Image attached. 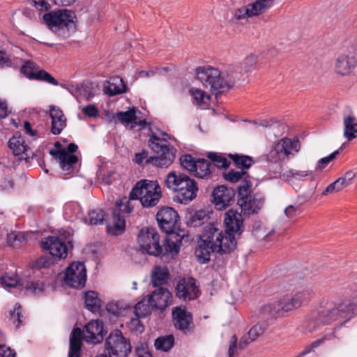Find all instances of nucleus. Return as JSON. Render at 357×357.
Here are the masks:
<instances>
[{"label":"nucleus","instance_id":"32","mask_svg":"<svg viewBox=\"0 0 357 357\" xmlns=\"http://www.w3.org/2000/svg\"><path fill=\"white\" fill-rule=\"evenodd\" d=\"M265 331V327L260 324L254 325L248 331V337H243L239 342V348L243 349L251 342L257 340Z\"/></svg>","mask_w":357,"mask_h":357},{"label":"nucleus","instance_id":"29","mask_svg":"<svg viewBox=\"0 0 357 357\" xmlns=\"http://www.w3.org/2000/svg\"><path fill=\"white\" fill-rule=\"evenodd\" d=\"M188 175L172 171L169 172L165 179V185L169 190L176 192L181 185H183L185 178Z\"/></svg>","mask_w":357,"mask_h":357},{"label":"nucleus","instance_id":"3","mask_svg":"<svg viewBox=\"0 0 357 357\" xmlns=\"http://www.w3.org/2000/svg\"><path fill=\"white\" fill-rule=\"evenodd\" d=\"M357 314V295L351 300H345L332 308H324L311 315L307 328L309 331L317 329L320 326L328 324L339 318H350Z\"/></svg>","mask_w":357,"mask_h":357},{"label":"nucleus","instance_id":"5","mask_svg":"<svg viewBox=\"0 0 357 357\" xmlns=\"http://www.w3.org/2000/svg\"><path fill=\"white\" fill-rule=\"evenodd\" d=\"M148 144L154 155L150 156L146 161V165L154 167L167 168L169 167L176 158V149L165 139H162L152 133L148 141Z\"/></svg>","mask_w":357,"mask_h":357},{"label":"nucleus","instance_id":"6","mask_svg":"<svg viewBox=\"0 0 357 357\" xmlns=\"http://www.w3.org/2000/svg\"><path fill=\"white\" fill-rule=\"evenodd\" d=\"M162 197L161 188L157 181L140 180L130 193V199L139 200L144 207L155 206Z\"/></svg>","mask_w":357,"mask_h":357},{"label":"nucleus","instance_id":"9","mask_svg":"<svg viewBox=\"0 0 357 357\" xmlns=\"http://www.w3.org/2000/svg\"><path fill=\"white\" fill-rule=\"evenodd\" d=\"M75 13L67 9L50 12L43 15L47 26L55 33L65 29L69 31L70 28L75 27Z\"/></svg>","mask_w":357,"mask_h":357},{"label":"nucleus","instance_id":"10","mask_svg":"<svg viewBox=\"0 0 357 357\" xmlns=\"http://www.w3.org/2000/svg\"><path fill=\"white\" fill-rule=\"evenodd\" d=\"M197 79L205 88L213 92L225 91L223 78L220 70L211 66H200L196 68Z\"/></svg>","mask_w":357,"mask_h":357},{"label":"nucleus","instance_id":"31","mask_svg":"<svg viewBox=\"0 0 357 357\" xmlns=\"http://www.w3.org/2000/svg\"><path fill=\"white\" fill-rule=\"evenodd\" d=\"M108 83L109 84L105 89V92L109 96H114L126 91V85L123 79L119 76L110 78Z\"/></svg>","mask_w":357,"mask_h":357},{"label":"nucleus","instance_id":"43","mask_svg":"<svg viewBox=\"0 0 357 357\" xmlns=\"http://www.w3.org/2000/svg\"><path fill=\"white\" fill-rule=\"evenodd\" d=\"M174 337L172 335L158 337L155 341L156 349L163 351H168L174 346Z\"/></svg>","mask_w":357,"mask_h":357},{"label":"nucleus","instance_id":"47","mask_svg":"<svg viewBox=\"0 0 357 357\" xmlns=\"http://www.w3.org/2000/svg\"><path fill=\"white\" fill-rule=\"evenodd\" d=\"M151 307L150 304L142 299L135 305V314L138 318L145 317L151 314Z\"/></svg>","mask_w":357,"mask_h":357},{"label":"nucleus","instance_id":"38","mask_svg":"<svg viewBox=\"0 0 357 357\" xmlns=\"http://www.w3.org/2000/svg\"><path fill=\"white\" fill-rule=\"evenodd\" d=\"M210 167L211 164L208 160L205 159H198L197 160L194 175L201 178H208L211 174Z\"/></svg>","mask_w":357,"mask_h":357},{"label":"nucleus","instance_id":"4","mask_svg":"<svg viewBox=\"0 0 357 357\" xmlns=\"http://www.w3.org/2000/svg\"><path fill=\"white\" fill-rule=\"evenodd\" d=\"M104 339L103 323L99 320L89 321L82 331L79 328H75L70 335V345L68 357H80L82 340L87 343L97 344Z\"/></svg>","mask_w":357,"mask_h":357},{"label":"nucleus","instance_id":"25","mask_svg":"<svg viewBox=\"0 0 357 357\" xmlns=\"http://www.w3.org/2000/svg\"><path fill=\"white\" fill-rule=\"evenodd\" d=\"M160 236L155 228H142L138 235L137 241L139 245H160Z\"/></svg>","mask_w":357,"mask_h":357},{"label":"nucleus","instance_id":"28","mask_svg":"<svg viewBox=\"0 0 357 357\" xmlns=\"http://www.w3.org/2000/svg\"><path fill=\"white\" fill-rule=\"evenodd\" d=\"M344 137L351 141L357 137V118L352 114L343 118Z\"/></svg>","mask_w":357,"mask_h":357},{"label":"nucleus","instance_id":"12","mask_svg":"<svg viewBox=\"0 0 357 357\" xmlns=\"http://www.w3.org/2000/svg\"><path fill=\"white\" fill-rule=\"evenodd\" d=\"M116 208L113 211V222L107 225V232L117 236L123 233L126 227L125 215L131 212L132 208L129 205V201L123 202L118 200L116 203Z\"/></svg>","mask_w":357,"mask_h":357},{"label":"nucleus","instance_id":"42","mask_svg":"<svg viewBox=\"0 0 357 357\" xmlns=\"http://www.w3.org/2000/svg\"><path fill=\"white\" fill-rule=\"evenodd\" d=\"M208 158L213 165L220 169H226L229 167L230 162L223 155L215 152H209Z\"/></svg>","mask_w":357,"mask_h":357},{"label":"nucleus","instance_id":"1","mask_svg":"<svg viewBox=\"0 0 357 357\" xmlns=\"http://www.w3.org/2000/svg\"><path fill=\"white\" fill-rule=\"evenodd\" d=\"M225 225L226 227L225 236L215 226L210 223L204 227L200 240L204 245H236L237 238L241 236L244 229L243 220L241 214L230 210L225 213Z\"/></svg>","mask_w":357,"mask_h":357},{"label":"nucleus","instance_id":"27","mask_svg":"<svg viewBox=\"0 0 357 357\" xmlns=\"http://www.w3.org/2000/svg\"><path fill=\"white\" fill-rule=\"evenodd\" d=\"M8 146L13 151L15 155H20L25 153L28 156L29 148L25 143L24 137L19 132H16L8 141Z\"/></svg>","mask_w":357,"mask_h":357},{"label":"nucleus","instance_id":"16","mask_svg":"<svg viewBox=\"0 0 357 357\" xmlns=\"http://www.w3.org/2000/svg\"><path fill=\"white\" fill-rule=\"evenodd\" d=\"M236 190L225 185H220L213 189L212 193L213 202L215 207L222 210L230 206L234 202Z\"/></svg>","mask_w":357,"mask_h":357},{"label":"nucleus","instance_id":"20","mask_svg":"<svg viewBox=\"0 0 357 357\" xmlns=\"http://www.w3.org/2000/svg\"><path fill=\"white\" fill-rule=\"evenodd\" d=\"M74 243V233L70 228L58 230L52 236H49L41 241V245H73Z\"/></svg>","mask_w":357,"mask_h":357},{"label":"nucleus","instance_id":"63","mask_svg":"<svg viewBox=\"0 0 357 357\" xmlns=\"http://www.w3.org/2000/svg\"><path fill=\"white\" fill-rule=\"evenodd\" d=\"M139 319L137 317V318L132 319L130 322V328L132 331L142 333L144 331V326Z\"/></svg>","mask_w":357,"mask_h":357},{"label":"nucleus","instance_id":"37","mask_svg":"<svg viewBox=\"0 0 357 357\" xmlns=\"http://www.w3.org/2000/svg\"><path fill=\"white\" fill-rule=\"evenodd\" d=\"M228 156L239 169H249L254 164L253 158L248 155L229 153Z\"/></svg>","mask_w":357,"mask_h":357},{"label":"nucleus","instance_id":"40","mask_svg":"<svg viewBox=\"0 0 357 357\" xmlns=\"http://www.w3.org/2000/svg\"><path fill=\"white\" fill-rule=\"evenodd\" d=\"M88 221L85 219V222L90 225H98L102 224L105 220V213L100 208H96L89 211Z\"/></svg>","mask_w":357,"mask_h":357},{"label":"nucleus","instance_id":"8","mask_svg":"<svg viewBox=\"0 0 357 357\" xmlns=\"http://www.w3.org/2000/svg\"><path fill=\"white\" fill-rule=\"evenodd\" d=\"M301 144L298 139L282 138L273 144L271 151L266 155L268 162L277 165L275 174L282 170L281 163L286 158L294 156L300 150Z\"/></svg>","mask_w":357,"mask_h":357},{"label":"nucleus","instance_id":"46","mask_svg":"<svg viewBox=\"0 0 357 357\" xmlns=\"http://www.w3.org/2000/svg\"><path fill=\"white\" fill-rule=\"evenodd\" d=\"M28 232L12 231L7 236V240L9 244L13 243H26Z\"/></svg>","mask_w":357,"mask_h":357},{"label":"nucleus","instance_id":"49","mask_svg":"<svg viewBox=\"0 0 357 357\" xmlns=\"http://www.w3.org/2000/svg\"><path fill=\"white\" fill-rule=\"evenodd\" d=\"M257 63V56L255 54H250L238 66L242 67L243 72L248 73L256 68Z\"/></svg>","mask_w":357,"mask_h":357},{"label":"nucleus","instance_id":"44","mask_svg":"<svg viewBox=\"0 0 357 357\" xmlns=\"http://www.w3.org/2000/svg\"><path fill=\"white\" fill-rule=\"evenodd\" d=\"M31 79L43 81L54 86L59 85L58 81L44 70H36L35 74L31 75Z\"/></svg>","mask_w":357,"mask_h":357},{"label":"nucleus","instance_id":"45","mask_svg":"<svg viewBox=\"0 0 357 357\" xmlns=\"http://www.w3.org/2000/svg\"><path fill=\"white\" fill-rule=\"evenodd\" d=\"M10 320L16 328L23 325L24 317L22 306L20 304H16L14 310L10 312Z\"/></svg>","mask_w":357,"mask_h":357},{"label":"nucleus","instance_id":"11","mask_svg":"<svg viewBox=\"0 0 357 357\" xmlns=\"http://www.w3.org/2000/svg\"><path fill=\"white\" fill-rule=\"evenodd\" d=\"M105 349L112 357H126L131 351V345L121 331L115 330L106 339Z\"/></svg>","mask_w":357,"mask_h":357},{"label":"nucleus","instance_id":"64","mask_svg":"<svg viewBox=\"0 0 357 357\" xmlns=\"http://www.w3.org/2000/svg\"><path fill=\"white\" fill-rule=\"evenodd\" d=\"M15 352L5 345H0V357H15Z\"/></svg>","mask_w":357,"mask_h":357},{"label":"nucleus","instance_id":"13","mask_svg":"<svg viewBox=\"0 0 357 357\" xmlns=\"http://www.w3.org/2000/svg\"><path fill=\"white\" fill-rule=\"evenodd\" d=\"M86 282V268L83 262H73L66 270L65 282L69 287L82 289Z\"/></svg>","mask_w":357,"mask_h":357},{"label":"nucleus","instance_id":"41","mask_svg":"<svg viewBox=\"0 0 357 357\" xmlns=\"http://www.w3.org/2000/svg\"><path fill=\"white\" fill-rule=\"evenodd\" d=\"M213 247H197L195 254L199 264L208 263L211 259V255L214 252Z\"/></svg>","mask_w":357,"mask_h":357},{"label":"nucleus","instance_id":"36","mask_svg":"<svg viewBox=\"0 0 357 357\" xmlns=\"http://www.w3.org/2000/svg\"><path fill=\"white\" fill-rule=\"evenodd\" d=\"M44 250L49 251V258L53 264L59 260L66 259L68 256V247H42Z\"/></svg>","mask_w":357,"mask_h":357},{"label":"nucleus","instance_id":"2","mask_svg":"<svg viewBox=\"0 0 357 357\" xmlns=\"http://www.w3.org/2000/svg\"><path fill=\"white\" fill-rule=\"evenodd\" d=\"M178 213L171 207H163L156 214V220L160 228L165 232L163 245H185L191 243L192 238L184 229L176 230L178 221Z\"/></svg>","mask_w":357,"mask_h":357},{"label":"nucleus","instance_id":"23","mask_svg":"<svg viewBox=\"0 0 357 357\" xmlns=\"http://www.w3.org/2000/svg\"><path fill=\"white\" fill-rule=\"evenodd\" d=\"M284 312H287L284 310V305L282 298L264 305L259 310V314L263 319L282 317Z\"/></svg>","mask_w":357,"mask_h":357},{"label":"nucleus","instance_id":"62","mask_svg":"<svg viewBox=\"0 0 357 357\" xmlns=\"http://www.w3.org/2000/svg\"><path fill=\"white\" fill-rule=\"evenodd\" d=\"M83 113L89 117H95L98 115V109L93 105H89L82 109Z\"/></svg>","mask_w":357,"mask_h":357},{"label":"nucleus","instance_id":"61","mask_svg":"<svg viewBox=\"0 0 357 357\" xmlns=\"http://www.w3.org/2000/svg\"><path fill=\"white\" fill-rule=\"evenodd\" d=\"M250 14L248 6H243L236 10L234 13V18L236 20H243L250 17Z\"/></svg>","mask_w":357,"mask_h":357},{"label":"nucleus","instance_id":"30","mask_svg":"<svg viewBox=\"0 0 357 357\" xmlns=\"http://www.w3.org/2000/svg\"><path fill=\"white\" fill-rule=\"evenodd\" d=\"M169 273L167 267L156 266L151 272V283L153 287H160L167 282Z\"/></svg>","mask_w":357,"mask_h":357},{"label":"nucleus","instance_id":"56","mask_svg":"<svg viewBox=\"0 0 357 357\" xmlns=\"http://www.w3.org/2000/svg\"><path fill=\"white\" fill-rule=\"evenodd\" d=\"M248 173L244 171L236 172L234 170L229 171L227 174H225L224 178L225 180L231 183H236L240 181L244 176H246Z\"/></svg>","mask_w":357,"mask_h":357},{"label":"nucleus","instance_id":"55","mask_svg":"<svg viewBox=\"0 0 357 357\" xmlns=\"http://www.w3.org/2000/svg\"><path fill=\"white\" fill-rule=\"evenodd\" d=\"M53 264L52 261L50 260L49 257L47 256H42L37 259L36 261L31 262L30 264V266L32 268H47Z\"/></svg>","mask_w":357,"mask_h":357},{"label":"nucleus","instance_id":"21","mask_svg":"<svg viewBox=\"0 0 357 357\" xmlns=\"http://www.w3.org/2000/svg\"><path fill=\"white\" fill-rule=\"evenodd\" d=\"M50 154L59 160V165L63 172L70 174L73 171L78 162V158L74 154H69L66 149H51Z\"/></svg>","mask_w":357,"mask_h":357},{"label":"nucleus","instance_id":"26","mask_svg":"<svg viewBox=\"0 0 357 357\" xmlns=\"http://www.w3.org/2000/svg\"><path fill=\"white\" fill-rule=\"evenodd\" d=\"M242 67L238 65L229 66L221 73L223 78L225 91L233 87L243 75Z\"/></svg>","mask_w":357,"mask_h":357},{"label":"nucleus","instance_id":"50","mask_svg":"<svg viewBox=\"0 0 357 357\" xmlns=\"http://www.w3.org/2000/svg\"><path fill=\"white\" fill-rule=\"evenodd\" d=\"M312 174V171L310 170L301 171L297 169H289L283 174V176L287 180H291V178L301 180L308 176H310Z\"/></svg>","mask_w":357,"mask_h":357},{"label":"nucleus","instance_id":"58","mask_svg":"<svg viewBox=\"0 0 357 357\" xmlns=\"http://www.w3.org/2000/svg\"><path fill=\"white\" fill-rule=\"evenodd\" d=\"M1 281L4 287H15L19 282V278L17 275H5L1 277Z\"/></svg>","mask_w":357,"mask_h":357},{"label":"nucleus","instance_id":"14","mask_svg":"<svg viewBox=\"0 0 357 357\" xmlns=\"http://www.w3.org/2000/svg\"><path fill=\"white\" fill-rule=\"evenodd\" d=\"M172 322L176 329L183 333H192L194 329L192 314L181 307H174L172 309Z\"/></svg>","mask_w":357,"mask_h":357},{"label":"nucleus","instance_id":"59","mask_svg":"<svg viewBox=\"0 0 357 357\" xmlns=\"http://www.w3.org/2000/svg\"><path fill=\"white\" fill-rule=\"evenodd\" d=\"M36 64L30 61H26L21 68V72L26 77L31 79V75L35 74L36 71Z\"/></svg>","mask_w":357,"mask_h":357},{"label":"nucleus","instance_id":"33","mask_svg":"<svg viewBox=\"0 0 357 357\" xmlns=\"http://www.w3.org/2000/svg\"><path fill=\"white\" fill-rule=\"evenodd\" d=\"M210 219V213L205 210H199L187 217V224L190 227H197L207 222Z\"/></svg>","mask_w":357,"mask_h":357},{"label":"nucleus","instance_id":"18","mask_svg":"<svg viewBox=\"0 0 357 357\" xmlns=\"http://www.w3.org/2000/svg\"><path fill=\"white\" fill-rule=\"evenodd\" d=\"M199 289L196 285V280L193 278H183L176 287L177 297L186 300H193L198 296Z\"/></svg>","mask_w":357,"mask_h":357},{"label":"nucleus","instance_id":"35","mask_svg":"<svg viewBox=\"0 0 357 357\" xmlns=\"http://www.w3.org/2000/svg\"><path fill=\"white\" fill-rule=\"evenodd\" d=\"M273 0H257L248 5L251 17L264 13L273 4Z\"/></svg>","mask_w":357,"mask_h":357},{"label":"nucleus","instance_id":"19","mask_svg":"<svg viewBox=\"0 0 357 357\" xmlns=\"http://www.w3.org/2000/svg\"><path fill=\"white\" fill-rule=\"evenodd\" d=\"M197 191V183L188 176L183 185H181L176 192L174 200L180 204H186L196 197Z\"/></svg>","mask_w":357,"mask_h":357},{"label":"nucleus","instance_id":"39","mask_svg":"<svg viewBox=\"0 0 357 357\" xmlns=\"http://www.w3.org/2000/svg\"><path fill=\"white\" fill-rule=\"evenodd\" d=\"M190 93L197 105L206 106L210 102V95L201 89L192 88L190 90Z\"/></svg>","mask_w":357,"mask_h":357},{"label":"nucleus","instance_id":"51","mask_svg":"<svg viewBox=\"0 0 357 357\" xmlns=\"http://www.w3.org/2000/svg\"><path fill=\"white\" fill-rule=\"evenodd\" d=\"M333 338H335L334 333L324 335L322 337L316 340L315 341L312 342L310 344L306 346L305 349L302 352V354H306L310 352L314 349L323 344L326 340H331Z\"/></svg>","mask_w":357,"mask_h":357},{"label":"nucleus","instance_id":"54","mask_svg":"<svg viewBox=\"0 0 357 357\" xmlns=\"http://www.w3.org/2000/svg\"><path fill=\"white\" fill-rule=\"evenodd\" d=\"M117 117L121 123H132L137 118L135 109L132 108L126 112H120L117 114Z\"/></svg>","mask_w":357,"mask_h":357},{"label":"nucleus","instance_id":"15","mask_svg":"<svg viewBox=\"0 0 357 357\" xmlns=\"http://www.w3.org/2000/svg\"><path fill=\"white\" fill-rule=\"evenodd\" d=\"M313 296V292L309 289H303L291 294L284 296L282 299L284 305V310L290 312L300 307L307 303Z\"/></svg>","mask_w":357,"mask_h":357},{"label":"nucleus","instance_id":"60","mask_svg":"<svg viewBox=\"0 0 357 357\" xmlns=\"http://www.w3.org/2000/svg\"><path fill=\"white\" fill-rule=\"evenodd\" d=\"M135 352L137 357H153L149 351L148 345L146 343H140L139 345H137Z\"/></svg>","mask_w":357,"mask_h":357},{"label":"nucleus","instance_id":"24","mask_svg":"<svg viewBox=\"0 0 357 357\" xmlns=\"http://www.w3.org/2000/svg\"><path fill=\"white\" fill-rule=\"evenodd\" d=\"M50 116L52 119L51 132L54 135H59L66 126V118L63 111L59 107L52 105Z\"/></svg>","mask_w":357,"mask_h":357},{"label":"nucleus","instance_id":"53","mask_svg":"<svg viewBox=\"0 0 357 357\" xmlns=\"http://www.w3.org/2000/svg\"><path fill=\"white\" fill-rule=\"evenodd\" d=\"M24 288L32 294H40L44 290V284L39 281H26L23 284Z\"/></svg>","mask_w":357,"mask_h":357},{"label":"nucleus","instance_id":"52","mask_svg":"<svg viewBox=\"0 0 357 357\" xmlns=\"http://www.w3.org/2000/svg\"><path fill=\"white\" fill-rule=\"evenodd\" d=\"M163 247H138L137 254L145 256L149 255L154 257L160 256L163 251Z\"/></svg>","mask_w":357,"mask_h":357},{"label":"nucleus","instance_id":"57","mask_svg":"<svg viewBox=\"0 0 357 357\" xmlns=\"http://www.w3.org/2000/svg\"><path fill=\"white\" fill-rule=\"evenodd\" d=\"M339 153H340L339 150H337V151H335L334 152H333L328 156L324 157V158L320 159L318 161L317 165L316 166V170L321 171L322 169H324L331 161H332L333 160H334L336 158V156Z\"/></svg>","mask_w":357,"mask_h":357},{"label":"nucleus","instance_id":"48","mask_svg":"<svg viewBox=\"0 0 357 357\" xmlns=\"http://www.w3.org/2000/svg\"><path fill=\"white\" fill-rule=\"evenodd\" d=\"M180 163L183 169L194 173L196 169L197 160L191 155L186 154L182 155L180 158Z\"/></svg>","mask_w":357,"mask_h":357},{"label":"nucleus","instance_id":"34","mask_svg":"<svg viewBox=\"0 0 357 357\" xmlns=\"http://www.w3.org/2000/svg\"><path fill=\"white\" fill-rule=\"evenodd\" d=\"M85 307L92 312H98L101 307V300L98 294L93 291H89L84 294Z\"/></svg>","mask_w":357,"mask_h":357},{"label":"nucleus","instance_id":"22","mask_svg":"<svg viewBox=\"0 0 357 357\" xmlns=\"http://www.w3.org/2000/svg\"><path fill=\"white\" fill-rule=\"evenodd\" d=\"M357 65V59L354 56L341 54L334 63V70L340 76L349 75Z\"/></svg>","mask_w":357,"mask_h":357},{"label":"nucleus","instance_id":"17","mask_svg":"<svg viewBox=\"0 0 357 357\" xmlns=\"http://www.w3.org/2000/svg\"><path fill=\"white\" fill-rule=\"evenodd\" d=\"M172 294L166 288L159 287L149 295L147 302L151 307L165 310L169 305L172 304Z\"/></svg>","mask_w":357,"mask_h":357},{"label":"nucleus","instance_id":"7","mask_svg":"<svg viewBox=\"0 0 357 357\" xmlns=\"http://www.w3.org/2000/svg\"><path fill=\"white\" fill-rule=\"evenodd\" d=\"M252 183L244 180L238 187V204L246 215L257 214L263 208L265 197L261 192H251Z\"/></svg>","mask_w":357,"mask_h":357}]
</instances>
